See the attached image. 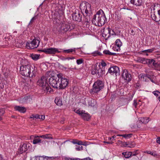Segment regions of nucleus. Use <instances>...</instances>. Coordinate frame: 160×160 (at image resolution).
<instances>
[{"label":"nucleus","mask_w":160,"mask_h":160,"mask_svg":"<svg viewBox=\"0 0 160 160\" xmlns=\"http://www.w3.org/2000/svg\"><path fill=\"white\" fill-rule=\"evenodd\" d=\"M36 72L34 68L30 64L22 65L20 67V73L22 76L32 77L35 76Z\"/></svg>","instance_id":"nucleus-1"},{"label":"nucleus","mask_w":160,"mask_h":160,"mask_svg":"<svg viewBox=\"0 0 160 160\" xmlns=\"http://www.w3.org/2000/svg\"><path fill=\"white\" fill-rule=\"evenodd\" d=\"M106 21L107 19L105 14L102 10L98 11L96 14L94 15L92 22L96 25H97H97L100 26L103 25Z\"/></svg>","instance_id":"nucleus-2"},{"label":"nucleus","mask_w":160,"mask_h":160,"mask_svg":"<svg viewBox=\"0 0 160 160\" xmlns=\"http://www.w3.org/2000/svg\"><path fill=\"white\" fill-rule=\"evenodd\" d=\"M104 87L103 82L101 80H98L94 82L92 86V88L90 90V93H98L102 90Z\"/></svg>","instance_id":"nucleus-3"},{"label":"nucleus","mask_w":160,"mask_h":160,"mask_svg":"<svg viewBox=\"0 0 160 160\" xmlns=\"http://www.w3.org/2000/svg\"><path fill=\"white\" fill-rule=\"evenodd\" d=\"M61 73L56 75L52 76L49 78L50 85L54 88H58L59 83L60 82V78H61Z\"/></svg>","instance_id":"nucleus-4"},{"label":"nucleus","mask_w":160,"mask_h":160,"mask_svg":"<svg viewBox=\"0 0 160 160\" xmlns=\"http://www.w3.org/2000/svg\"><path fill=\"white\" fill-rule=\"evenodd\" d=\"M91 6L88 2H82L80 4V8L82 12H85V14H90L91 12Z\"/></svg>","instance_id":"nucleus-5"},{"label":"nucleus","mask_w":160,"mask_h":160,"mask_svg":"<svg viewBox=\"0 0 160 160\" xmlns=\"http://www.w3.org/2000/svg\"><path fill=\"white\" fill-rule=\"evenodd\" d=\"M91 6L88 2H82L80 4V8L82 12H85V14H90L91 12Z\"/></svg>","instance_id":"nucleus-6"},{"label":"nucleus","mask_w":160,"mask_h":160,"mask_svg":"<svg viewBox=\"0 0 160 160\" xmlns=\"http://www.w3.org/2000/svg\"><path fill=\"white\" fill-rule=\"evenodd\" d=\"M50 72H48L46 74V76H42L41 78L39 79L37 82V84L40 86L43 87L44 88V86H46L48 83L47 82V79L48 76H50L49 75Z\"/></svg>","instance_id":"nucleus-7"},{"label":"nucleus","mask_w":160,"mask_h":160,"mask_svg":"<svg viewBox=\"0 0 160 160\" xmlns=\"http://www.w3.org/2000/svg\"><path fill=\"white\" fill-rule=\"evenodd\" d=\"M40 41L38 39L35 38L32 40L30 42H27L26 46L28 48L33 49L37 48L39 46Z\"/></svg>","instance_id":"nucleus-8"},{"label":"nucleus","mask_w":160,"mask_h":160,"mask_svg":"<svg viewBox=\"0 0 160 160\" xmlns=\"http://www.w3.org/2000/svg\"><path fill=\"white\" fill-rule=\"evenodd\" d=\"M39 51L44 52L46 54H54L56 52L60 53V51L58 50V49L54 48H44L43 50H39Z\"/></svg>","instance_id":"nucleus-9"},{"label":"nucleus","mask_w":160,"mask_h":160,"mask_svg":"<svg viewBox=\"0 0 160 160\" xmlns=\"http://www.w3.org/2000/svg\"><path fill=\"white\" fill-rule=\"evenodd\" d=\"M60 81L59 83L58 88L59 89H64L68 86V80L66 78L62 77V74L61 78H60Z\"/></svg>","instance_id":"nucleus-10"},{"label":"nucleus","mask_w":160,"mask_h":160,"mask_svg":"<svg viewBox=\"0 0 160 160\" xmlns=\"http://www.w3.org/2000/svg\"><path fill=\"white\" fill-rule=\"evenodd\" d=\"M83 13L80 12L79 11L74 12L72 14V19L78 22H80L82 21Z\"/></svg>","instance_id":"nucleus-11"},{"label":"nucleus","mask_w":160,"mask_h":160,"mask_svg":"<svg viewBox=\"0 0 160 160\" xmlns=\"http://www.w3.org/2000/svg\"><path fill=\"white\" fill-rule=\"evenodd\" d=\"M122 77L124 80L128 82L131 81L132 79V76L128 72L127 70L124 69L123 70L122 73Z\"/></svg>","instance_id":"nucleus-12"},{"label":"nucleus","mask_w":160,"mask_h":160,"mask_svg":"<svg viewBox=\"0 0 160 160\" xmlns=\"http://www.w3.org/2000/svg\"><path fill=\"white\" fill-rule=\"evenodd\" d=\"M30 147V144L29 143H23L21 145L18 150V152L19 154H22L26 152L28 148Z\"/></svg>","instance_id":"nucleus-13"},{"label":"nucleus","mask_w":160,"mask_h":160,"mask_svg":"<svg viewBox=\"0 0 160 160\" xmlns=\"http://www.w3.org/2000/svg\"><path fill=\"white\" fill-rule=\"evenodd\" d=\"M122 43L119 39L116 40L115 43L112 47V49L115 51H119L120 50V47L122 45Z\"/></svg>","instance_id":"nucleus-14"},{"label":"nucleus","mask_w":160,"mask_h":160,"mask_svg":"<svg viewBox=\"0 0 160 160\" xmlns=\"http://www.w3.org/2000/svg\"><path fill=\"white\" fill-rule=\"evenodd\" d=\"M61 31L67 32L69 30H70L71 29L70 28V26L69 23H60L59 25Z\"/></svg>","instance_id":"nucleus-15"},{"label":"nucleus","mask_w":160,"mask_h":160,"mask_svg":"<svg viewBox=\"0 0 160 160\" xmlns=\"http://www.w3.org/2000/svg\"><path fill=\"white\" fill-rule=\"evenodd\" d=\"M38 138L37 137V136L35 137V138L32 141L33 143L34 144L39 143L40 145H42L45 146L46 142H48L46 140L42 141L41 140Z\"/></svg>","instance_id":"nucleus-16"},{"label":"nucleus","mask_w":160,"mask_h":160,"mask_svg":"<svg viewBox=\"0 0 160 160\" xmlns=\"http://www.w3.org/2000/svg\"><path fill=\"white\" fill-rule=\"evenodd\" d=\"M119 68L116 66L111 67L108 70V72L112 75L115 74L117 75V74L119 73Z\"/></svg>","instance_id":"nucleus-17"},{"label":"nucleus","mask_w":160,"mask_h":160,"mask_svg":"<svg viewBox=\"0 0 160 160\" xmlns=\"http://www.w3.org/2000/svg\"><path fill=\"white\" fill-rule=\"evenodd\" d=\"M151 17L153 20L156 22L160 20V10L158 11V14H155V12L152 13H151Z\"/></svg>","instance_id":"nucleus-18"},{"label":"nucleus","mask_w":160,"mask_h":160,"mask_svg":"<svg viewBox=\"0 0 160 160\" xmlns=\"http://www.w3.org/2000/svg\"><path fill=\"white\" fill-rule=\"evenodd\" d=\"M97 66L98 68V69L97 74L99 77H102L103 75L105 73L104 68H101V65L99 64H98Z\"/></svg>","instance_id":"nucleus-19"},{"label":"nucleus","mask_w":160,"mask_h":160,"mask_svg":"<svg viewBox=\"0 0 160 160\" xmlns=\"http://www.w3.org/2000/svg\"><path fill=\"white\" fill-rule=\"evenodd\" d=\"M131 3L136 6H141L143 3L142 0H130Z\"/></svg>","instance_id":"nucleus-20"},{"label":"nucleus","mask_w":160,"mask_h":160,"mask_svg":"<svg viewBox=\"0 0 160 160\" xmlns=\"http://www.w3.org/2000/svg\"><path fill=\"white\" fill-rule=\"evenodd\" d=\"M14 109L15 110L22 113H24L26 111V109L25 107L20 106H15L14 107Z\"/></svg>","instance_id":"nucleus-21"},{"label":"nucleus","mask_w":160,"mask_h":160,"mask_svg":"<svg viewBox=\"0 0 160 160\" xmlns=\"http://www.w3.org/2000/svg\"><path fill=\"white\" fill-rule=\"evenodd\" d=\"M90 14H86V15L83 14V16L84 17L83 18V21L86 22L87 23H89L91 21V18L90 16Z\"/></svg>","instance_id":"nucleus-22"},{"label":"nucleus","mask_w":160,"mask_h":160,"mask_svg":"<svg viewBox=\"0 0 160 160\" xmlns=\"http://www.w3.org/2000/svg\"><path fill=\"white\" fill-rule=\"evenodd\" d=\"M102 36L104 37L106 39H107L110 37V34L109 33V30L108 29V28L103 30L102 33Z\"/></svg>","instance_id":"nucleus-23"},{"label":"nucleus","mask_w":160,"mask_h":160,"mask_svg":"<svg viewBox=\"0 0 160 160\" xmlns=\"http://www.w3.org/2000/svg\"><path fill=\"white\" fill-rule=\"evenodd\" d=\"M150 120L148 117L141 118L139 119L140 121L144 124L147 123Z\"/></svg>","instance_id":"nucleus-24"},{"label":"nucleus","mask_w":160,"mask_h":160,"mask_svg":"<svg viewBox=\"0 0 160 160\" xmlns=\"http://www.w3.org/2000/svg\"><path fill=\"white\" fill-rule=\"evenodd\" d=\"M81 117L84 120L88 121L90 118V115L88 113H85L84 112L82 115Z\"/></svg>","instance_id":"nucleus-25"},{"label":"nucleus","mask_w":160,"mask_h":160,"mask_svg":"<svg viewBox=\"0 0 160 160\" xmlns=\"http://www.w3.org/2000/svg\"><path fill=\"white\" fill-rule=\"evenodd\" d=\"M32 100V98L30 96H25L22 99V101L23 102L28 103Z\"/></svg>","instance_id":"nucleus-26"},{"label":"nucleus","mask_w":160,"mask_h":160,"mask_svg":"<svg viewBox=\"0 0 160 160\" xmlns=\"http://www.w3.org/2000/svg\"><path fill=\"white\" fill-rule=\"evenodd\" d=\"M55 102L58 106H60L62 105V99L59 97H57L55 98Z\"/></svg>","instance_id":"nucleus-27"},{"label":"nucleus","mask_w":160,"mask_h":160,"mask_svg":"<svg viewBox=\"0 0 160 160\" xmlns=\"http://www.w3.org/2000/svg\"><path fill=\"white\" fill-rule=\"evenodd\" d=\"M132 153L131 152H126L122 153V154L126 158H128L131 156Z\"/></svg>","instance_id":"nucleus-28"},{"label":"nucleus","mask_w":160,"mask_h":160,"mask_svg":"<svg viewBox=\"0 0 160 160\" xmlns=\"http://www.w3.org/2000/svg\"><path fill=\"white\" fill-rule=\"evenodd\" d=\"M97 65H98V63L92 68L91 72L92 74L94 75L97 74L98 69V68Z\"/></svg>","instance_id":"nucleus-29"},{"label":"nucleus","mask_w":160,"mask_h":160,"mask_svg":"<svg viewBox=\"0 0 160 160\" xmlns=\"http://www.w3.org/2000/svg\"><path fill=\"white\" fill-rule=\"evenodd\" d=\"M158 64H159L156 62L154 59L153 60V62H152V65H151L150 66V67L153 69L156 70L158 67Z\"/></svg>","instance_id":"nucleus-30"},{"label":"nucleus","mask_w":160,"mask_h":160,"mask_svg":"<svg viewBox=\"0 0 160 160\" xmlns=\"http://www.w3.org/2000/svg\"><path fill=\"white\" fill-rule=\"evenodd\" d=\"M40 56L39 54H32L30 55V57L33 60L36 61L39 58Z\"/></svg>","instance_id":"nucleus-31"},{"label":"nucleus","mask_w":160,"mask_h":160,"mask_svg":"<svg viewBox=\"0 0 160 160\" xmlns=\"http://www.w3.org/2000/svg\"><path fill=\"white\" fill-rule=\"evenodd\" d=\"M138 61L144 64L147 63L146 59L142 57L138 58Z\"/></svg>","instance_id":"nucleus-32"},{"label":"nucleus","mask_w":160,"mask_h":160,"mask_svg":"<svg viewBox=\"0 0 160 160\" xmlns=\"http://www.w3.org/2000/svg\"><path fill=\"white\" fill-rule=\"evenodd\" d=\"M45 91L48 92L49 93L51 92L52 91V89L51 88L50 86L48 85V83L46 86H44V88H43Z\"/></svg>","instance_id":"nucleus-33"},{"label":"nucleus","mask_w":160,"mask_h":160,"mask_svg":"<svg viewBox=\"0 0 160 160\" xmlns=\"http://www.w3.org/2000/svg\"><path fill=\"white\" fill-rule=\"evenodd\" d=\"M153 9L154 10H156L158 12V11H160V5L157 3H155L154 4Z\"/></svg>","instance_id":"nucleus-34"},{"label":"nucleus","mask_w":160,"mask_h":160,"mask_svg":"<svg viewBox=\"0 0 160 160\" xmlns=\"http://www.w3.org/2000/svg\"><path fill=\"white\" fill-rule=\"evenodd\" d=\"M37 137H40L44 139H49L52 138L51 135V134H46L40 136H37Z\"/></svg>","instance_id":"nucleus-35"},{"label":"nucleus","mask_w":160,"mask_h":160,"mask_svg":"<svg viewBox=\"0 0 160 160\" xmlns=\"http://www.w3.org/2000/svg\"><path fill=\"white\" fill-rule=\"evenodd\" d=\"M63 52L65 53H69L74 52H75V50L74 49H68L65 50L63 51Z\"/></svg>","instance_id":"nucleus-36"},{"label":"nucleus","mask_w":160,"mask_h":160,"mask_svg":"<svg viewBox=\"0 0 160 160\" xmlns=\"http://www.w3.org/2000/svg\"><path fill=\"white\" fill-rule=\"evenodd\" d=\"M125 145L128 146V147L130 148H132L135 147L136 146V144L134 142H132L131 143H129L127 144L126 142H125Z\"/></svg>","instance_id":"nucleus-37"},{"label":"nucleus","mask_w":160,"mask_h":160,"mask_svg":"<svg viewBox=\"0 0 160 160\" xmlns=\"http://www.w3.org/2000/svg\"><path fill=\"white\" fill-rule=\"evenodd\" d=\"M154 59H146L147 63L149 67H150L151 65H152V62H153Z\"/></svg>","instance_id":"nucleus-38"},{"label":"nucleus","mask_w":160,"mask_h":160,"mask_svg":"<svg viewBox=\"0 0 160 160\" xmlns=\"http://www.w3.org/2000/svg\"><path fill=\"white\" fill-rule=\"evenodd\" d=\"M153 93L157 97L158 99L160 101V92L158 91H154L153 92Z\"/></svg>","instance_id":"nucleus-39"},{"label":"nucleus","mask_w":160,"mask_h":160,"mask_svg":"<svg viewBox=\"0 0 160 160\" xmlns=\"http://www.w3.org/2000/svg\"><path fill=\"white\" fill-rule=\"evenodd\" d=\"M132 135V134H120V135H118L119 136H122L126 138H129L131 137Z\"/></svg>","instance_id":"nucleus-40"},{"label":"nucleus","mask_w":160,"mask_h":160,"mask_svg":"<svg viewBox=\"0 0 160 160\" xmlns=\"http://www.w3.org/2000/svg\"><path fill=\"white\" fill-rule=\"evenodd\" d=\"M89 105L92 107H94L96 104V102L95 100L92 99L89 102Z\"/></svg>","instance_id":"nucleus-41"},{"label":"nucleus","mask_w":160,"mask_h":160,"mask_svg":"<svg viewBox=\"0 0 160 160\" xmlns=\"http://www.w3.org/2000/svg\"><path fill=\"white\" fill-rule=\"evenodd\" d=\"M108 29L109 30V33L110 34V35H116V33L113 30L111 29L110 28H108Z\"/></svg>","instance_id":"nucleus-42"},{"label":"nucleus","mask_w":160,"mask_h":160,"mask_svg":"<svg viewBox=\"0 0 160 160\" xmlns=\"http://www.w3.org/2000/svg\"><path fill=\"white\" fill-rule=\"evenodd\" d=\"M92 55L94 56H96L98 55H102V53L98 51H95L92 53Z\"/></svg>","instance_id":"nucleus-43"},{"label":"nucleus","mask_w":160,"mask_h":160,"mask_svg":"<svg viewBox=\"0 0 160 160\" xmlns=\"http://www.w3.org/2000/svg\"><path fill=\"white\" fill-rule=\"evenodd\" d=\"M51 158L48 157L40 156L39 158V160H48V159L50 158Z\"/></svg>","instance_id":"nucleus-44"},{"label":"nucleus","mask_w":160,"mask_h":160,"mask_svg":"<svg viewBox=\"0 0 160 160\" xmlns=\"http://www.w3.org/2000/svg\"><path fill=\"white\" fill-rule=\"evenodd\" d=\"M5 112L4 109L3 108L0 109V120L2 119V116L3 115Z\"/></svg>","instance_id":"nucleus-45"},{"label":"nucleus","mask_w":160,"mask_h":160,"mask_svg":"<svg viewBox=\"0 0 160 160\" xmlns=\"http://www.w3.org/2000/svg\"><path fill=\"white\" fill-rule=\"evenodd\" d=\"M84 112H85V111H83V110L80 111L78 109L76 111V113L78 114L81 116Z\"/></svg>","instance_id":"nucleus-46"},{"label":"nucleus","mask_w":160,"mask_h":160,"mask_svg":"<svg viewBox=\"0 0 160 160\" xmlns=\"http://www.w3.org/2000/svg\"><path fill=\"white\" fill-rule=\"evenodd\" d=\"M138 150H137L131 152V153H132L131 154V156H136V155L138 154Z\"/></svg>","instance_id":"nucleus-47"},{"label":"nucleus","mask_w":160,"mask_h":160,"mask_svg":"<svg viewBox=\"0 0 160 160\" xmlns=\"http://www.w3.org/2000/svg\"><path fill=\"white\" fill-rule=\"evenodd\" d=\"M76 149L77 151L82 150L83 149V147L82 146H76Z\"/></svg>","instance_id":"nucleus-48"},{"label":"nucleus","mask_w":160,"mask_h":160,"mask_svg":"<svg viewBox=\"0 0 160 160\" xmlns=\"http://www.w3.org/2000/svg\"><path fill=\"white\" fill-rule=\"evenodd\" d=\"M103 53L105 55H110V53H111V52H110L109 50H104L103 51Z\"/></svg>","instance_id":"nucleus-49"},{"label":"nucleus","mask_w":160,"mask_h":160,"mask_svg":"<svg viewBox=\"0 0 160 160\" xmlns=\"http://www.w3.org/2000/svg\"><path fill=\"white\" fill-rule=\"evenodd\" d=\"M83 61L82 59H78L77 60V63L78 64H80L83 62Z\"/></svg>","instance_id":"nucleus-50"},{"label":"nucleus","mask_w":160,"mask_h":160,"mask_svg":"<svg viewBox=\"0 0 160 160\" xmlns=\"http://www.w3.org/2000/svg\"><path fill=\"white\" fill-rule=\"evenodd\" d=\"M24 42H22L20 44L19 43H17V44H14V45H15L16 47H22V45L24 44Z\"/></svg>","instance_id":"nucleus-51"},{"label":"nucleus","mask_w":160,"mask_h":160,"mask_svg":"<svg viewBox=\"0 0 160 160\" xmlns=\"http://www.w3.org/2000/svg\"><path fill=\"white\" fill-rule=\"evenodd\" d=\"M139 78H141V79H142L144 81V78H146V76L145 75V74H141L139 76Z\"/></svg>","instance_id":"nucleus-52"},{"label":"nucleus","mask_w":160,"mask_h":160,"mask_svg":"<svg viewBox=\"0 0 160 160\" xmlns=\"http://www.w3.org/2000/svg\"><path fill=\"white\" fill-rule=\"evenodd\" d=\"M77 144H78L79 145H83L84 146H86L85 144H83V142L81 141H78Z\"/></svg>","instance_id":"nucleus-53"},{"label":"nucleus","mask_w":160,"mask_h":160,"mask_svg":"<svg viewBox=\"0 0 160 160\" xmlns=\"http://www.w3.org/2000/svg\"><path fill=\"white\" fill-rule=\"evenodd\" d=\"M136 31L132 29L131 30L130 34L131 35L134 36L136 33Z\"/></svg>","instance_id":"nucleus-54"},{"label":"nucleus","mask_w":160,"mask_h":160,"mask_svg":"<svg viewBox=\"0 0 160 160\" xmlns=\"http://www.w3.org/2000/svg\"><path fill=\"white\" fill-rule=\"evenodd\" d=\"M145 52H152L153 51V50L152 49H149L144 51Z\"/></svg>","instance_id":"nucleus-55"},{"label":"nucleus","mask_w":160,"mask_h":160,"mask_svg":"<svg viewBox=\"0 0 160 160\" xmlns=\"http://www.w3.org/2000/svg\"><path fill=\"white\" fill-rule=\"evenodd\" d=\"M75 58L73 57H66V60H69L70 59L72 60V59H74Z\"/></svg>","instance_id":"nucleus-56"},{"label":"nucleus","mask_w":160,"mask_h":160,"mask_svg":"<svg viewBox=\"0 0 160 160\" xmlns=\"http://www.w3.org/2000/svg\"><path fill=\"white\" fill-rule=\"evenodd\" d=\"M40 117H39L38 119H40L41 120H44L45 118V116H43L42 115H40Z\"/></svg>","instance_id":"nucleus-57"},{"label":"nucleus","mask_w":160,"mask_h":160,"mask_svg":"<svg viewBox=\"0 0 160 160\" xmlns=\"http://www.w3.org/2000/svg\"><path fill=\"white\" fill-rule=\"evenodd\" d=\"M106 66V64L105 62L102 63L101 66V68H104V67Z\"/></svg>","instance_id":"nucleus-58"},{"label":"nucleus","mask_w":160,"mask_h":160,"mask_svg":"<svg viewBox=\"0 0 160 160\" xmlns=\"http://www.w3.org/2000/svg\"><path fill=\"white\" fill-rule=\"evenodd\" d=\"M140 85L139 83H137L134 85V87L137 89L139 88Z\"/></svg>","instance_id":"nucleus-59"},{"label":"nucleus","mask_w":160,"mask_h":160,"mask_svg":"<svg viewBox=\"0 0 160 160\" xmlns=\"http://www.w3.org/2000/svg\"><path fill=\"white\" fill-rule=\"evenodd\" d=\"M137 105V103L136 101L135 100H134V102L133 103V105L134 106V107H135V108H136Z\"/></svg>","instance_id":"nucleus-60"},{"label":"nucleus","mask_w":160,"mask_h":160,"mask_svg":"<svg viewBox=\"0 0 160 160\" xmlns=\"http://www.w3.org/2000/svg\"><path fill=\"white\" fill-rule=\"evenodd\" d=\"M60 59L62 61H64L66 60V58L63 56L61 57L60 58Z\"/></svg>","instance_id":"nucleus-61"},{"label":"nucleus","mask_w":160,"mask_h":160,"mask_svg":"<svg viewBox=\"0 0 160 160\" xmlns=\"http://www.w3.org/2000/svg\"><path fill=\"white\" fill-rule=\"evenodd\" d=\"M82 159V160H92L91 158L89 157Z\"/></svg>","instance_id":"nucleus-62"},{"label":"nucleus","mask_w":160,"mask_h":160,"mask_svg":"<svg viewBox=\"0 0 160 160\" xmlns=\"http://www.w3.org/2000/svg\"><path fill=\"white\" fill-rule=\"evenodd\" d=\"M156 142L157 143L160 144V137H158L157 138Z\"/></svg>","instance_id":"nucleus-63"},{"label":"nucleus","mask_w":160,"mask_h":160,"mask_svg":"<svg viewBox=\"0 0 160 160\" xmlns=\"http://www.w3.org/2000/svg\"><path fill=\"white\" fill-rule=\"evenodd\" d=\"M73 158H65V160H72Z\"/></svg>","instance_id":"nucleus-64"}]
</instances>
